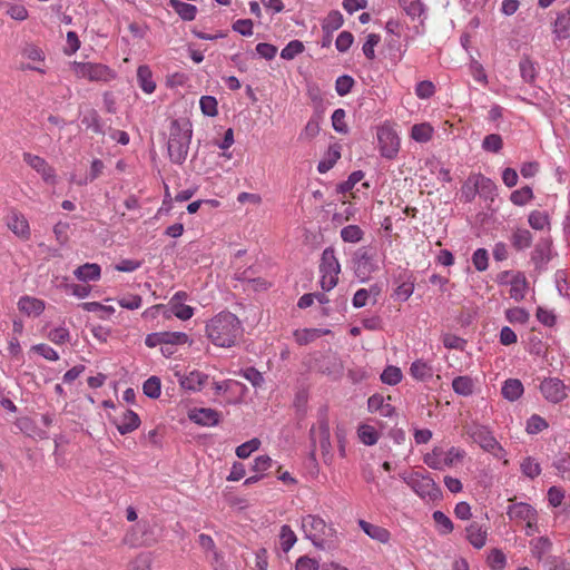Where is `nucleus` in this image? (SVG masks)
<instances>
[{
  "label": "nucleus",
  "instance_id": "obj_39",
  "mask_svg": "<svg viewBox=\"0 0 570 570\" xmlns=\"http://www.w3.org/2000/svg\"><path fill=\"white\" fill-rule=\"evenodd\" d=\"M432 518L440 534L445 535L453 531V522L442 511H434Z\"/></svg>",
  "mask_w": 570,
  "mask_h": 570
},
{
  "label": "nucleus",
  "instance_id": "obj_50",
  "mask_svg": "<svg viewBox=\"0 0 570 570\" xmlns=\"http://www.w3.org/2000/svg\"><path fill=\"white\" fill-rule=\"evenodd\" d=\"M346 112L344 109H335L332 115L333 129L338 134H347L348 127L345 122Z\"/></svg>",
  "mask_w": 570,
  "mask_h": 570
},
{
  "label": "nucleus",
  "instance_id": "obj_46",
  "mask_svg": "<svg viewBox=\"0 0 570 570\" xmlns=\"http://www.w3.org/2000/svg\"><path fill=\"white\" fill-rule=\"evenodd\" d=\"M503 148L502 137L498 134L487 135L482 140V149L488 153L498 154Z\"/></svg>",
  "mask_w": 570,
  "mask_h": 570
},
{
  "label": "nucleus",
  "instance_id": "obj_24",
  "mask_svg": "<svg viewBox=\"0 0 570 570\" xmlns=\"http://www.w3.org/2000/svg\"><path fill=\"white\" fill-rule=\"evenodd\" d=\"M18 307L29 316H39L45 311V303L36 297L22 296L18 302Z\"/></svg>",
  "mask_w": 570,
  "mask_h": 570
},
{
  "label": "nucleus",
  "instance_id": "obj_62",
  "mask_svg": "<svg viewBox=\"0 0 570 570\" xmlns=\"http://www.w3.org/2000/svg\"><path fill=\"white\" fill-rule=\"evenodd\" d=\"M21 55L24 58H27L29 60H32V61H37V62H43L45 61V52L39 47L33 45V43H27L22 48Z\"/></svg>",
  "mask_w": 570,
  "mask_h": 570
},
{
  "label": "nucleus",
  "instance_id": "obj_18",
  "mask_svg": "<svg viewBox=\"0 0 570 570\" xmlns=\"http://www.w3.org/2000/svg\"><path fill=\"white\" fill-rule=\"evenodd\" d=\"M553 35L560 40L570 37V6L557 13Z\"/></svg>",
  "mask_w": 570,
  "mask_h": 570
},
{
  "label": "nucleus",
  "instance_id": "obj_42",
  "mask_svg": "<svg viewBox=\"0 0 570 570\" xmlns=\"http://www.w3.org/2000/svg\"><path fill=\"white\" fill-rule=\"evenodd\" d=\"M363 236L364 232L357 225H347L341 229V238L345 243H358Z\"/></svg>",
  "mask_w": 570,
  "mask_h": 570
},
{
  "label": "nucleus",
  "instance_id": "obj_16",
  "mask_svg": "<svg viewBox=\"0 0 570 570\" xmlns=\"http://www.w3.org/2000/svg\"><path fill=\"white\" fill-rule=\"evenodd\" d=\"M114 423L121 435L131 433L140 425L138 414L131 410H125L119 419H115Z\"/></svg>",
  "mask_w": 570,
  "mask_h": 570
},
{
  "label": "nucleus",
  "instance_id": "obj_34",
  "mask_svg": "<svg viewBox=\"0 0 570 570\" xmlns=\"http://www.w3.org/2000/svg\"><path fill=\"white\" fill-rule=\"evenodd\" d=\"M433 127L428 122L416 124L411 129V137L417 142H428L432 139Z\"/></svg>",
  "mask_w": 570,
  "mask_h": 570
},
{
  "label": "nucleus",
  "instance_id": "obj_1",
  "mask_svg": "<svg viewBox=\"0 0 570 570\" xmlns=\"http://www.w3.org/2000/svg\"><path fill=\"white\" fill-rule=\"evenodd\" d=\"M243 332L242 324L230 312H220L206 324V335L212 343L219 347L235 345Z\"/></svg>",
  "mask_w": 570,
  "mask_h": 570
},
{
  "label": "nucleus",
  "instance_id": "obj_36",
  "mask_svg": "<svg viewBox=\"0 0 570 570\" xmlns=\"http://www.w3.org/2000/svg\"><path fill=\"white\" fill-rule=\"evenodd\" d=\"M443 454L444 451L442 448L435 446L432 452L426 453L423 456V462L431 469L434 470H443L444 463H443Z\"/></svg>",
  "mask_w": 570,
  "mask_h": 570
},
{
  "label": "nucleus",
  "instance_id": "obj_60",
  "mask_svg": "<svg viewBox=\"0 0 570 570\" xmlns=\"http://www.w3.org/2000/svg\"><path fill=\"white\" fill-rule=\"evenodd\" d=\"M410 372L412 376L417 380H424L431 376V367L421 360H417L411 364Z\"/></svg>",
  "mask_w": 570,
  "mask_h": 570
},
{
  "label": "nucleus",
  "instance_id": "obj_10",
  "mask_svg": "<svg viewBox=\"0 0 570 570\" xmlns=\"http://www.w3.org/2000/svg\"><path fill=\"white\" fill-rule=\"evenodd\" d=\"M73 71L77 77L89 81L107 82L115 78L114 71L106 65L94 62H75Z\"/></svg>",
  "mask_w": 570,
  "mask_h": 570
},
{
  "label": "nucleus",
  "instance_id": "obj_52",
  "mask_svg": "<svg viewBox=\"0 0 570 570\" xmlns=\"http://www.w3.org/2000/svg\"><path fill=\"white\" fill-rule=\"evenodd\" d=\"M529 313L522 307H513L505 311V318L512 324H525L529 321Z\"/></svg>",
  "mask_w": 570,
  "mask_h": 570
},
{
  "label": "nucleus",
  "instance_id": "obj_38",
  "mask_svg": "<svg viewBox=\"0 0 570 570\" xmlns=\"http://www.w3.org/2000/svg\"><path fill=\"white\" fill-rule=\"evenodd\" d=\"M520 469L522 474L529 479H534L541 473L540 463L532 456L524 458L520 463Z\"/></svg>",
  "mask_w": 570,
  "mask_h": 570
},
{
  "label": "nucleus",
  "instance_id": "obj_40",
  "mask_svg": "<svg viewBox=\"0 0 570 570\" xmlns=\"http://www.w3.org/2000/svg\"><path fill=\"white\" fill-rule=\"evenodd\" d=\"M478 193L479 188L476 185L475 175L470 176L461 187V199L464 203H471Z\"/></svg>",
  "mask_w": 570,
  "mask_h": 570
},
{
  "label": "nucleus",
  "instance_id": "obj_61",
  "mask_svg": "<svg viewBox=\"0 0 570 570\" xmlns=\"http://www.w3.org/2000/svg\"><path fill=\"white\" fill-rule=\"evenodd\" d=\"M354 86V79L348 75L340 76L335 81V90L338 96L343 97L351 92Z\"/></svg>",
  "mask_w": 570,
  "mask_h": 570
},
{
  "label": "nucleus",
  "instance_id": "obj_48",
  "mask_svg": "<svg viewBox=\"0 0 570 570\" xmlns=\"http://www.w3.org/2000/svg\"><path fill=\"white\" fill-rule=\"evenodd\" d=\"M304 51V45L299 40L289 41L281 51V57L285 60H292Z\"/></svg>",
  "mask_w": 570,
  "mask_h": 570
},
{
  "label": "nucleus",
  "instance_id": "obj_45",
  "mask_svg": "<svg viewBox=\"0 0 570 570\" xmlns=\"http://www.w3.org/2000/svg\"><path fill=\"white\" fill-rule=\"evenodd\" d=\"M519 67L522 79L528 83H532L537 78V68L534 62L529 58H523L521 59Z\"/></svg>",
  "mask_w": 570,
  "mask_h": 570
},
{
  "label": "nucleus",
  "instance_id": "obj_55",
  "mask_svg": "<svg viewBox=\"0 0 570 570\" xmlns=\"http://www.w3.org/2000/svg\"><path fill=\"white\" fill-rule=\"evenodd\" d=\"M548 428V422L538 414L531 415L527 421L525 430L529 434H538Z\"/></svg>",
  "mask_w": 570,
  "mask_h": 570
},
{
  "label": "nucleus",
  "instance_id": "obj_30",
  "mask_svg": "<svg viewBox=\"0 0 570 570\" xmlns=\"http://www.w3.org/2000/svg\"><path fill=\"white\" fill-rule=\"evenodd\" d=\"M328 332L321 328H302L294 331L293 335L297 344L307 345Z\"/></svg>",
  "mask_w": 570,
  "mask_h": 570
},
{
  "label": "nucleus",
  "instance_id": "obj_27",
  "mask_svg": "<svg viewBox=\"0 0 570 570\" xmlns=\"http://www.w3.org/2000/svg\"><path fill=\"white\" fill-rule=\"evenodd\" d=\"M466 539L475 549H481L487 541V530L478 522H472L466 528Z\"/></svg>",
  "mask_w": 570,
  "mask_h": 570
},
{
  "label": "nucleus",
  "instance_id": "obj_47",
  "mask_svg": "<svg viewBox=\"0 0 570 570\" xmlns=\"http://www.w3.org/2000/svg\"><path fill=\"white\" fill-rule=\"evenodd\" d=\"M142 391L148 397L158 399L161 393L160 380L157 376H150L145 381Z\"/></svg>",
  "mask_w": 570,
  "mask_h": 570
},
{
  "label": "nucleus",
  "instance_id": "obj_23",
  "mask_svg": "<svg viewBox=\"0 0 570 570\" xmlns=\"http://www.w3.org/2000/svg\"><path fill=\"white\" fill-rule=\"evenodd\" d=\"M358 525L371 539L381 543H386L391 538L389 530L383 527L372 524L362 519L358 520Z\"/></svg>",
  "mask_w": 570,
  "mask_h": 570
},
{
  "label": "nucleus",
  "instance_id": "obj_58",
  "mask_svg": "<svg viewBox=\"0 0 570 570\" xmlns=\"http://www.w3.org/2000/svg\"><path fill=\"white\" fill-rule=\"evenodd\" d=\"M381 380L385 384L396 385L402 380V372L396 366H387L381 374Z\"/></svg>",
  "mask_w": 570,
  "mask_h": 570
},
{
  "label": "nucleus",
  "instance_id": "obj_9",
  "mask_svg": "<svg viewBox=\"0 0 570 570\" xmlns=\"http://www.w3.org/2000/svg\"><path fill=\"white\" fill-rule=\"evenodd\" d=\"M376 137L381 156L394 159L400 150V137L393 127L389 124L377 127Z\"/></svg>",
  "mask_w": 570,
  "mask_h": 570
},
{
  "label": "nucleus",
  "instance_id": "obj_13",
  "mask_svg": "<svg viewBox=\"0 0 570 570\" xmlns=\"http://www.w3.org/2000/svg\"><path fill=\"white\" fill-rule=\"evenodd\" d=\"M543 397L551 403H560L567 396V386L558 377H548L540 383Z\"/></svg>",
  "mask_w": 570,
  "mask_h": 570
},
{
  "label": "nucleus",
  "instance_id": "obj_14",
  "mask_svg": "<svg viewBox=\"0 0 570 570\" xmlns=\"http://www.w3.org/2000/svg\"><path fill=\"white\" fill-rule=\"evenodd\" d=\"M507 514L512 521H524L529 528L537 522V511L525 502H515L508 507Z\"/></svg>",
  "mask_w": 570,
  "mask_h": 570
},
{
  "label": "nucleus",
  "instance_id": "obj_3",
  "mask_svg": "<svg viewBox=\"0 0 570 570\" xmlns=\"http://www.w3.org/2000/svg\"><path fill=\"white\" fill-rule=\"evenodd\" d=\"M302 530L305 538L317 549L330 550L338 546L336 530L318 515L308 514L302 518Z\"/></svg>",
  "mask_w": 570,
  "mask_h": 570
},
{
  "label": "nucleus",
  "instance_id": "obj_29",
  "mask_svg": "<svg viewBox=\"0 0 570 570\" xmlns=\"http://www.w3.org/2000/svg\"><path fill=\"white\" fill-rule=\"evenodd\" d=\"M399 4L412 20L426 14V7L421 0H399Z\"/></svg>",
  "mask_w": 570,
  "mask_h": 570
},
{
  "label": "nucleus",
  "instance_id": "obj_4",
  "mask_svg": "<svg viewBox=\"0 0 570 570\" xmlns=\"http://www.w3.org/2000/svg\"><path fill=\"white\" fill-rule=\"evenodd\" d=\"M309 439L312 443L311 455L314 458L316 443L320 448L325 460L332 458V444L330 432L328 407L321 406L317 411V423L309 430Z\"/></svg>",
  "mask_w": 570,
  "mask_h": 570
},
{
  "label": "nucleus",
  "instance_id": "obj_44",
  "mask_svg": "<svg viewBox=\"0 0 570 570\" xmlns=\"http://www.w3.org/2000/svg\"><path fill=\"white\" fill-rule=\"evenodd\" d=\"M81 122L88 128L91 129L96 134H104V125L101 122L100 116L96 110H90L87 112Z\"/></svg>",
  "mask_w": 570,
  "mask_h": 570
},
{
  "label": "nucleus",
  "instance_id": "obj_64",
  "mask_svg": "<svg viewBox=\"0 0 570 570\" xmlns=\"http://www.w3.org/2000/svg\"><path fill=\"white\" fill-rule=\"evenodd\" d=\"M553 468L562 479L570 480V455L563 454L553 462Z\"/></svg>",
  "mask_w": 570,
  "mask_h": 570
},
{
  "label": "nucleus",
  "instance_id": "obj_7",
  "mask_svg": "<svg viewBox=\"0 0 570 570\" xmlns=\"http://www.w3.org/2000/svg\"><path fill=\"white\" fill-rule=\"evenodd\" d=\"M403 481L422 499L430 501L439 500L442 491L429 474L419 472L401 476Z\"/></svg>",
  "mask_w": 570,
  "mask_h": 570
},
{
  "label": "nucleus",
  "instance_id": "obj_22",
  "mask_svg": "<svg viewBox=\"0 0 570 570\" xmlns=\"http://www.w3.org/2000/svg\"><path fill=\"white\" fill-rule=\"evenodd\" d=\"M528 291V282L524 274L518 272L513 274L510 281V297L515 302H520L525 297Z\"/></svg>",
  "mask_w": 570,
  "mask_h": 570
},
{
  "label": "nucleus",
  "instance_id": "obj_21",
  "mask_svg": "<svg viewBox=\"0 0 570 570\" xmlns=\"http://www.w3.org/2000/svg\"><path fill=\"white\" fill-rule=\"evenodd\" d=\"M550 258V244L546 240L538 243L531 254V261L534 264L535 269H544Z\"/></svg>",
  "mask_w": 570,
  "mask_h": 570
},
{
  "label": "nucleus",
  "instance_id": "obj_53",
  "mask_svg": "<svg viewBox=\"0 0 570 570\" xmlns=\"http://www.w3.org/2000/svg\"><path fill=\"white\" fill-rule=\"evenodd\" d=\"M320 132V120L316 117H312L304 129L299 134L301 140H312Z\"/></svg>",
  "mask_w": 570,
  "mask_h": 570
},
{
  "label": "nucleus",
  "instance_id": "obj_31",
  "mask_svg": "<svg viewBox=\"0 0 570 570\" xmlns=\"http://www.w3.org/2000/svg\"><path fill=\"white\" fill-rule=\"evenodd\" d=\"M169 7L184 20L191 21L195 19L197 8L194 4L186 3L181 0H169Z\"/></svg>",
  "mask_w": 570,
  "mask_h": 570
},
{
  "label": "nucleus",
  "instance_id": "obj_32",
  "mask_svg": "<svg viewBox=\"0 0 570 570\" xmlns=\"http://www.w3.org/2000/svg\"><path fill=\"white\" fill-rule=\"evenodd\" d=\"M452 389L461 396H470L474 392V381L468 375L456 376L452 381Z\"/></svg>",
  "mask_w": 570,
  "mask_h": 570
},
{
  "label": "nucleus",
  "instance_id": "obj_11",
  "mask_svg": "<svg viewBox=\"0 0 570 570\" xmlns=\"http://www.w3.org/2000/svg\"><path fill=\"white\" fill-rule=\"evenodd\" d=\"M22 157L23 161L36 170L46 184L51 186L57 184L56 170L45 158L31 153H24Z\"/></svg>",
  "mask_w": 570,
  "mask_h": 570
},
{
  "label": "nucleus",
  "instance_id": "obj_17",
  "mask_svg": "<svg viewBox=\"0 0 570 570\" xmlns=\"http://www.w3.org/2000/svg\"><path fill=\"white\" fill-rule=\"evenodd\" d=\"M189 419L198 425L214 426L219 422V413L207 407L195 409L189 413Z\"/></svg>",
  "mask_w": 570,
  "mask_h": 570
},
{
  "label": "nucleus",
  "instance_id": "obj_26",
  "mask_svg": "<svg viewBox=\"0 0 570 570\" xmlns=\"http://www.w3.org/2000/svg\"><path fill=\"white\" fill-rule=\"evenodd\" d=\"M523 384L518 379H509L507 380L501 389L502 396L511 402H514L521 397L523 394Z\"/></svg>",
  "mask_w": 570,
  "mask_h": 570
},
{
  "label": "nucleus",
  "instance_id": "obj_8",
  "mask_svg": "<svg viewBox=\"0 0 570 570\" xmlns=\"http://www.w3.org/2000/svg\"><path fill=\"white\" fill-rule=\"evenodd\" d=\"M352 263L355 275L362 281L367 279L379 268L376 249L370 246L357 248L353 255Z\"/></svg>",
  "mask_w": 570,
  "mask_h": 570
},
{
  "label": "nucleus",
  "instance_id": "obj_5",
  "mask_svg": "<svg viewBox=\"0 0 570 570\" xmlns=\"http://www.w3.org/2000/svg\"><path fill=\"white\" fill-rule=\"evenodd\" d=\"M468 435L478 443L485 452L491 453L495 459L503 460V463L509 464L505 458L507 452L502 445L497 441L492 431L484 425L473 424L468 429Z\"/></svg>",
  "mask_w": 570,
  "mask_h": 570
},
{
  "label": "nucleus",
  "instance_id": "obj_15",
  "mask_svg": "<svg viewBox=\"0 0 570 570\" xmlns=\"http://www.w3.org/2000/svg\"><path fill=\"white\" fill-rule=\"evenodd\" d=\"M179 385L189 392H199L208 383L209 376L206 373L194 370L187 374H176Z\"/></svg>",
  "mask_w": 570,
  "mask_h": 570
},
{
  "label": "nucleus",
  "instance_id": "obj_59",
  "mask_svg": "<svg viewBox=\"0 0 570 570\" xmlns=\"http://www.w3.org/2000/svg\"><path fill=\"white\" fill-rule=\"evenodd\" d=\"M199 106L205 116L215 117L218 114L217 100L213 96H203Z\"/></svg>",
  "mask_w": 570,
  "mask_h": 570
},
{
  "label": "nucleus",
  "instance_id": "obj_19",
  "mask_svg": "<svg viewBox=\"0 0 570 570\" xmlns=\"http://www.w3.org/2000/svg\"><path fill=\"white\" fill-rule=\"evenodd\" d=\"M367 409L371 413L379 412L384 417H392L395 414V407L386 403L381 394H373L368 397Z\"/></svg>",
  "mask_w": 570,
  "mask_h": 570
},
{
  "label": "nucleus",
  "instance_id": "obj_20",
  "mask_svg": "<svg viewBox=\"0 0 570 570\" xmlns=\"http://www.w3.org/2000/svg\"><path fill=\"white\" fill-rule=\"evenodd\" d=\"M7 225L14 235L21 238H28L30 236L29 223L21 214L13 212L8 217Z\"/></svg>",
  "mask_w": 570,
  "mask_h": 570
},
{
  "label": "nucleus",
  "instance_id": "obj_35",
  "mask_svg": "<svg viewBox=\"0 0 570 570\" xmlns=\"http://www.w3.org/2000/svg\"><path fill=\"white\" fill-rule=\"evenodd\" d=\"M297 541V537L288 524H283L279 530V544L284 552H288Z\"/></svg>",
  "mask_w": 570,
  "mask_h": 570
},
{
  "label": "nucleus",
  "instance_id": "obj_28",
  "mask_svg": "<svg viewBox=\"0 0 570 570\" xmlns=\"http://www.w3.org/2000/svg\"><path fill=\"white\" fill-rule=\"evenodd\" d=\"M137 81L141 90L148 95L153 94L156 89V82L153 79V72L146 65H141L137 69Z\"/></svg>",
  "mask_w": 570,
  "mask_h": 570
},
{
  "label": "nucleus",
  "instance_id": "obj_2",
  "mask_svg": "<svg viewBox=\"0 0 570 570\" xmlns=\"http://www.w3.org/2000/svg\"><path fill=\"white\" fill-rule=\"evenodd\" d=\"M193 138V125L187 118L173 119L167 134V154L171 163L183 165Z\"/></svg>",
  "mask_w": 570,
  "mask_h": 570
},
{
  "label": "nucleus",
  "instance_id": "obj_63",
  "mask_svg": "<svg viewBox=\"0 0 570 570\" xmlns=\"http://www.w3.org/2000/svg\"><path fill=\"white\" fill-rule=\"evenodd\" d=\"M435 94V86L430 80H422L415 86V95L420 99H429Z\"/></svg>",
  "mask_w": 570,
  "mask_h": 570
},
{
  "label": "nucleus",
  "instance_id": "obj_43",
  "mask_svg": "<svg viewBox=\"0 0 570 570\" xmlns=\"http://www.w3.org/2000/svg\"><path fill=\"white\" fill-rule=\"evenodd\" d=\"M533 198L532 188L524 186L511 193L510 200L517 206H524Z\"/></svg>",
  "mask_w": 570,
  "mask_h": 570
},
{
  "label": "nucleus",
  "instance_id": "obj_54",
  "mask_svg": "<svg viewBox=\"0 0 570 570\" xmlns=\"http://www.w3.org/2000/svg\"><path fill=\"white\" fill-rule=\"evenodd\" d=\"M261 446V441L254 438L236 448V455L239 459H247L253 452L257 451Z\"/></svg>",
  "mask_w": 570,
  "mask_h": 570
},
{
  "label": "nucleus",
  "instance_id": "obj_57",
  "mask_svg": "<svg viewBox=\"0 0 570 570\" xmlns=\"http://www.w3.org/2000/svg\"><path fill=\"white\" fill-rule=\"evenodd\" d=\"M170 313L181 321H187L193 317L194 308L184 303H170Z\"/></svg>",
  "mask_w": 570,
  "mask_h": 570
},
{
  "label": "nucleus",
  "instance_id": "obj_56",
  "mask_svg": "<svg viewBox=\"0 0 570 570\" xmlns=\"http://www.w3.org/2000/svg\"><path fill=\"white\" fill-rule=\"evenodd\" d=\"M117 303L120 307L126 309H138L142 304V298L140 295L137 294H127L119 298H117Z\"/></svg>",
  "mask_w": 570,
  "mask_h": 570
},
{
  "label": "nucleus",
  "instance_id": "obj_41",
  "mask_svg": "<svg viewBox=\"0 0 570 570\" xmlns=\"http://www.w3.org/2000/svg\"><path fill=\"white\" fill-rule=\"evenodd\" d=\"M357 434L365 445H374L379 440L377 431L368 424H361L357 429Z\"/></svg>",
  "mask_w": 570,
  "mask_h": 570
},
{
  "label": "nucleus",
  "instance_id": "obj_33",
  "mask_svg": "<svg viewBox=\"0 0 570 570\" xmlns=\"http://www.w3.org/2000/svg\"><path fill=\"white\" fill-rule=\"evenodd\" d=\"M343 22L344 19L340 11H331L322 23V30L327 36H332L334 31L338 30L342 27Z\"/></svg>",
  "mask_w": 570,
  "mask_h": 570
},
{
  "label": "nucleus",
  "instance_id": "obj_6",
  "mask_svg": "<svg viewBox=\"0 0 570 570\" xmlns=\"http://www.w3.org/2000/svg\"><path fill=\"white\" fill-rule=\"evenodd\" d=\"M320 284L323 291L333 289L338 282V274L341 273V265L332 247L323 250L320 262Z\"/></svg>",
  "mask_w": 570,
  "mask_h": 570
},
{
  "label": "nucleus",
  "instance_id": "obj_37",
  "mask_svg": "<svg viewBox=\"0 0 570 570\" xmlns=\"http://www.w3.org/2000/svg\"><path fill=\"white\" fill-rule=\"evenodd\" d=\"M513 247L518 250L530 247L532 243V234L528 229H517L511 237Z\"/></svg>",
  "mask_w": 570,
  "mask_h": 570
},
{
  "label": "nucleus",
  "instance_id": "obj_12",
  "mask_svg": "<svg viewBox=\"0 0 570 570\" xmlns=\"http://www.w3.org/2000/svg\"><path fill=\"white\" fill-rule=\"evenodd\" d=\"M188 340V335L184 332H156L146 336L145 344L153 348L158 345H184Z\"/></svg>",
  "mask_w": 570,
  "mask_h": 570
},
{
  "label": "nucleus",
  "instance_id": "obj_49",
  "mask_svg": "<svg viewBox=\"0 0 570 570\" xmlns=\"http://www.w3.org/2000/svg\"><path fill=\"white\" fill-rule=\"evenodd\" d=\"M528 222L533 229L542 230L549 224V216L546 212L533 210L530 213Z\"/></svg>",
  "mask_w": 570,
  "mask_h": 570
},
{
  "label": "nucleus",
  "instance_id": "obj_25",
  "mask_svg": "<svg viewBox=\"0 0 570 570\" xmlns=\"http://www.w3.org/2000/svg\"><path fill=\"white\" fill-rule=\"evenodd\" d=\"M101 268L96 263H86L73 271V275L81 282L98 281Z\"/></svg>",
  "mask_w": 570,
  "mask_h": 570
},
{
  "label": "nucleus",
  "instance_id": "obj_51",
  "mask_svg": "<svg viewBox=\"0 0 570 570\" xmlns=\"http://www.w3.org/2000/svg\"><path fill=\"white\" fill-rule=\"evenodd\" d=\"M341 153L337 148H330L327 153V158L325 160H322L317 165V170L321 174L327 173L335 163L340 159Z\"/></svg>",
  "mask_w": 570,
  "mask_h": 570
}]
</instances>
